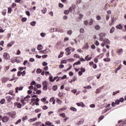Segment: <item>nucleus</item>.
I'll use <instances>...</instances> for the list:
<instances>
[{"instance_id": "1", "label": "nucleus", "mask_w": 126, "mask_h": 126, "mask_svg": "<svg viewBox=\"0 0 126 126\" xmlns=\"http://www.w3.org/2000/svg\"><path fill=\"white\" fill-rule=\"evenodd\" d=\"M104 88H105V86H102L101 87L97 89L95 91L96 94H99V93H100V92H101V91L103 90Z\"/></svg>"}, {"instance_id": "2", "label": "nucleus", "mask_w": 126, "mask_h": 126, "mask_svg": "<svg viewBox=\"0 0 126 126\" xmlns=\"http://www.w3.org/2000/svg\"><path fill=\"white\" fill-rule=\"evenodd\" d=\"M9 121V118L7 116H4L2 118L3 123H7Z\"/></svg>"}, {"instance_id": "3", "label": "nucleus", "mask_w": 126, "mask_h": 126, "mask_svg": "<svg viewBox=\"0 0 126 126\" xmlns=\"http://www.w3.org/2000/svg\"><path fill=\"white\" fill-rule=\"evenodd\" d=\"M3 56L5 60H7L10 59V57H9V54H7V53H4Z\"/></svg>"}, {"instance_id": "4", "label": "nucleus", "mask_w": 126, "mask_h": 126, "mask_svg": "<svg viewBox=\"0 0 126 126\" xmlns=\"http://www.w3.org/2000/svg\"><path fill=\"white\" fill-rule=\"evenodd\" d=\"M76 105H78V107H82L83 108L86 107L83 102H78L76 103Z\"/></svg>"}, {"instance_id": "5", "label": "nucleus", "mask_w": 126, "mask_h": 126, "mask_svg": "<svg viewBox=\"0 0 126 126\" xmlns=\"http://www.w3.org/2000/svg\"><path fill=\"white\" fill-rule=\"evenodd\" d=\"M23 86H22V87H17L15 89V90H16V92L15 93H18V90L19 91H21V90H23Z\"/></svg>"}, {"instance_id": "6", "label": "nucleus", "mask_w": 126, "mask_h": 126, "mask_svg": "<svg viewBox=\"0 0 126 126\" xmlns=\"http://www.w3.org/2000/svg\"><path fill=\"white\" fill-rule=\"evenodd\" d=\"M71 50V47H68L65 49V51L67 53V54H66V56H68L69 55H70V54H71V52H70Z\"/></svg>"}, {"instance_id": "7", "label": "nucleus", "mask_w": 126, "mask_h": 126, "mask_svg": "<svg viewBox=\"0 0 126 126\" xmlns=\"http://www.w3.org/2000/svg\"><path fill=\"white\" fill-rule=\"evenodd\" d=\"M84 124V120H82V121H80L78 122H77V123H76V126H80V125H82Z\"/></svg>"}, {"instance_id": "8", "label": "nucleus", "mask_w": 126, "mask_h": 126, "mask_svg": "<svg viewBox=\"0 0 126 126\" xmlns=\"http://www.w3.org/2000/svg\"><path fill=\"white\" fill-rule=\"evenodd\" d=\"M15 105H16V106H17V108H18L19 109H21V107H22V104H21V103H20L16 102L15 103Z\"/></svg>"}, {"instance_id": "9", "label": "nucleus", "mask_w": 126, "mask_h": 126, "mask_svg": "<svg viewBox=\"0 0 126 126\" xmlns=\"http://www.w3.org/2000/svg\"><path fill=\"white\" fill-rule=\"evenodd\" d=\"M123 49H120L117 51V54H118V55H122V54H123Z\"/></svg>"}, {"instance_id": "10", "label": "nucleus", "mask_w": 126, "mask_h": 126, "mask_svg": "<svg viewBox=\"0 0 126 126\" xmlns=\"http://www.w3.org/2000/svg\"><path fill=\"white\" fill-rule=\"evenodd\" d=\"M103 42H104L105 45H107V44H110V40L107 38L104 40Z\"/></svg>"}, {"instance_id": "11", "label": "nucleus", "mask_w": 126, "mask_h": 126, "mask_svg": "<svg viewBox=\"0 0 126 126\" xmlns=\"http://www.w3.org/2000/svg\"><path fill=\"white\" fill-rule=\"evenodd\" d=\"M37 50H38V51H41V50H43V46L42 45V44L38 45Z\"/></svg>"}, {"instance_id": "12", "label": "nucleus", "mask_w": 126, "mask_h": 126, "mask_svg": "<svg viewBox=\"0 0 126 126\" xmlns=\"http://www.w3.org/2000/svg\"><path fill=\"white\" fill-rule=\"evenodd\" d=\"M6 99L7 102H10L12 100V97L10 96H6Z\"/></svg>"}, {"instance_id": "13", "label": "nucleus", "mask_w": 126, "mask_h": 126, "mask_svg": "<svg viewBox=\"0 0 126 126\" xmlns=\"http://www.w3.org/2000/svg\"><path fill=\"white\" fill-rule=\"evenodd\" d=\"M81 63V62H80V61H78L77 62H76L73 64V67H74L75 65H78V64H80Z\"/></svg>"}, {"instance_id": "14", "label": "nucleus", "mask_w": 126, "mask_h": 126, "mask_svg": "<svg viewBox=\"0 0 126 126\" xmlns=\"http://www.w3.org/2000/svg\"><path fill=\"white\" fill-rule=\"evenodd\" d=\"M40 54H48V52H47V49L44 50L40 51L39 52Z\"/></svg>"}, {"instance_id": "15", "label": "nucleus", "mask_w": 126, "mask_h": 126, "mask_svg": "<svg viewBox=\"0 0 126 126\" xmlns=\"http://www.w3.org/2000/svg\"><path fill=\"white\" fill-rule=\"evenodd\" d=\"M70 110H71V111H73V112H76V111H77V109L74 107H70Z\"/></svg>"}, {"instance_id": "16", "label": "nucleus", "mask_w": 126, "mask_h": 126, "mask_svg": "<svg viewBox=\"0 0 126 126\" xmlns=\"http://www.w3.org/2000/svg\"><path fill=\"white\" fill-rule=\"evenodd\" d=\"M99 36H100V37H105V36H106V33L101 32L99 34Z\"/></svg>"}, {"instance_id": "17", "label": "nucleus", "mask_w": 126, "mask_h": 126, "mask_svg": "<svg viewBox=\"0 0 126 126\" xmlns=\"http://www.w3.org/2000/svg\"><path fill=\"white\" fill-rule=\"evenodd\" d=\"M37 23V22L36 21H32L31 23V25L32 26H35V25H36V24Z\"/></svg>"}, {"instance_id": "18", "label": "nucleus", "mask_w": 126, "mask_h": 126, "mask_svg": "<svg viewBox=\"0 0 126 126\" xmlns=\"http://www.w3.org/2000/svg\"><path fill=\"white\" fill-rule=\"evenodd\" d=\"M0 104H1V105H3V104L5 103V99H4V98L1 99V100L0 101Z\"/></svg>"}, {"instance_id": "19", "label": "nucleus", "mask_w": 126, "mask_h": 126, "mask_svg": "<svg viewBox=\"0 0 126 126\" xmlns=\"http://www.w3.org/2000/svg\"><path fill=\"white\" fill-rule=\"evenodd\" d=\"M94 29H95V30H100L101 27H100L99 25H96L94 27Z\"/></svg>"}, {"instance_id": "20", "label": "nucleus", "mask_w": 126, "mask_h": 126, "mask_svg": "<svg viewBox=\"0 0 126 126\" xmlns=\"http://www.w3.org/2000/svg\"><path fill=\"white\" fill-rule=\"evenodd\" d=\"M114 32H115V27H112L110 30V33L112 34L114 33Z\"/></svg>"}, {"instance_id": "21", "label": "nucleus", "mask_w": 126, "mask_h": 126, "mask_svg": "<svg viewBox=\"0 0 126 126\" xmlns=\"http://www.w3.org/2000/svg\"><path fill=\"white\" fill-rule=\"evenodd\" d=\"M12 93H13V91L12 90H11L8 93H6V94H10L11 95H12L14 96H15V94Z\"/></svg>"}, {"instance_id": "22", "label": "nucleus", "mask_w": 126, "mask_h": 126, "mask_svg": "<svg viewBox=\"0 0 126 126\" xmlns=\"http://www.w3.org/2000/svg\"><path fill=\"white\" fill-rule=\"evenodd\" d=\"M36 73H41V72H42V69H40V68H37L36 69Z\"/></svg>"}, {"instance_id": "23", "label": "nucleus", "mask_w": 126, "mask_h": 126, "mask_svg": "<svg viewBox=\"0 0 126 126\" xmlns=\"http://www.w3.org/2000/svg\"><path fill=\"white\" fill-rule=\"evenodd\" d=\"M43 86V90H44V91L48 90V85H45Z\"/></svg>"}, {"instance_id": "24", "label": "nucleus", "mask_w": 126, "mask_h": 126, "mask_svg": "<svg viewBox=\"0 0 126 126\" xmlns=\"http://www.w3.org/2000/svg\"><path fill=\"white\" fill-rule=\"evenodd\" d=\"M111 110V108H107L106 109H104L102 111V114H104V113H106V112H108V111H110Z\"/></svg>"}, {"instance_id": "25", "label": "nucleus", "mask_w": 126, "mask_h": 126, "mask_svg": "<svg viewBox=\"0 0 126 126\" xmlns=\"http://www.w3.org/2000/svg\"><path fill=\"white\" fill-rule=\"evenodd\" d=\"M53 90H54V91H57L58 90V86L55 85L53 87Z\"/></svg>"}, {"instance_id": "26", "label": "nucleus", "mask_w": 126, "mask_h": 126, "mask_svg": "<svg viewBox=\"0 0 126 126\" xmlns=\"http://www.w3.org/2000/svg\"><path fill=\"white\" fill-rule=\"evenodd\" d=\"M46 126H50L51 125H52V123L50 122V121H47L45 123Z\"/></svg>"}, {"instance_id": "27", "label": "nucleus", "mask_w": 126, "mask_h": 126, "mask_svg": "<svg viewBox=\"0 0 126 126\" xmlns=\"http://www.w3.org/2000/svg\"><path fill=\"white\" fill-rule=\"evenodd\" d=\"M84 48L85 49H89V45L88 44V43H87L85 44V46H84Z\"/></svg>"}, {"instance_id": "28", "label": "nucleus", "mask_w": 126, "mask_h": 126, "mask_svg": "<svg viewBox=\"0 0 126 126\" xmlns=\"http://www.w3.org/2000/svg\"><path fill=\"white\" fill-rule=\"evenodd\" d=\"M41 93H42V91H41V90H38L36 91V94H41Z\"/></svg>"}, {"instance_id": "29", "label": "nucleus", "mask_w": 126, "mask_h": 126, "mask_svg": "<svg viewBox=\"0 0 126 126\" xmlns=\"http://www.w3.org/2000/svg\"><path fill=\"white\" fill-rule=\"evenodd\" d=\"M116 28L117 29H123V26H122L121 25H119L116 26Z\"/></svg>"}, {"instance_id": "30", "label": "nucleus", "mask_w": 126, "mask_h": 126, "mask_svg": "<svg viewBox=\"0 0 126 126\" xmlns=\"http://www.w3.org/2000/svg\"><path fill=\"white\" fill-rule=\"evenodd\" d=\"M60 117H62V118H65V117H66L65 116V113L60 114Z\"/></svg>"}, {"instance_id": "31", "label": "nucleus", "mask_w": 126, "mask_h": 126, "mask_svg": "<svg viewBox=\"0 0 126 126\" xmlns=\"http://www.w3.org/2000/svg\"><path fill=\"white\" fill-rule=\"evenodd\" d=\"M49 79L50 81H51V82H54V80H53V76L51 75L49 77Z\"/></svg>"}, {"instance_id": "32", "label": "nucleus", "mask_w": 126, "mask_h": 126, "mask_svg": "<svg viewBox=\"0 0 126 126\" xmlns=\"http://www.w3.org/2000/svg\"><path fill=\"white\" fill-rule=\"evenodd\" d=\"M22 120H23V122H24V121H25L26 120H28V116H26L25 117H23V118H22Z\"/></svg>"}, {"instance_id": "33", "label": "nucleus", "mask_w": 126, "mask_h": 126, "mask_svg": "<svg viewBox=\"0 0 126 126\" xmlns=\"http://www.w3.org/2000/svg\"><path fill=\"white\" fill-rule=\"evenodd\" d=\"M12 12V9L10 7H8V12L9 13H11Z\"/></svg>"}, {"instance_id": "34", "label": "nucleus", "mask_w": 126, "mask_h": 126, "mask_svg": "<svg viewBox=\"0 0 126 126\" xmlns=\"http://www.w3.org/2000/svg\"><path fill=\"white\" fill-rule=\"evenodd\" d=\"M76 6H75V4H72V6L71 7V8L73 9V10H75Z\"/></svg>"}, {"instance_id": "35", "label": "nucleus", "mask_w": 126, "mask_h": 126, "mask_svg": "<svg viewBox=\"0 0 126 126\" xmlns=\"http://www.w3.org/2000/svg\"><path fill=\"white\" fill-rule=\"evenodd\" d=\"M74 58H76V59H80V56L79 55H77V54H75L74 55Z\"/></svg>"}, {"instance_id": "36", "label": "nucleus", "mask_w": 126, "mask_h": 126, "mask_svg": "<svg viewBox=\"0 0 126 126\" xmlns=\"http://www.w3.org/2000/svg\"><path fill=\"white\" fill-rule=\"evenodd\" d=\"M69 13V11L68 10H65L64 11V14L67 15Z\"/></svg>"}, {"instance_id": "37", "label": "nucleus", "mask_w": 126, "mask_h": 126, "mask_svg": "<svg viewBox=\"0 0 126 126\" xmlns=\"http://www.w3.org/2000/svg\"><path fill=\"white\" fill-rule=\"evenodd\" d=\"M42 65L43 66H47V65H48V63H47L46 62H44L42 63Z\"/></svg>"}, {"instance_id": "38", "label": "nucleus", "mask_w": 126, "mask_h": 126, "mask_svg": "<svg viewBox=\"0 0 126 126\" xmlns=\"http://www.w3.org/2000/svg\"><path fill=\"white\" fill-rule=\"evenodd\" d=\"M61 63H67V61L66 60H62Z\"/></svg>"}, {"instance_id": "39", "label": "nucleus", "mask_w": 126, "mask_h": 126, "mask_svg": "<svg viewBox=\"0 0 126 126\" xmlns=\"http://www.w3.org/2000/svg\"><path fill=\"white\" fill-rule=\"evenodd\" d=\"M26 20H27V18H25V17H23L22 18V21L23 22H25L26 21Z\"/></svg>"}, {"instance_id": "40", "label": "nucleus", "mask_w": 126, "mask_h": 126, "mask_svg": "<svg viewBox=\"0 0 126 126\" xmlns=\"http://www.w3.org/2000/svg\"><path fill=\"white\" fill-rule=\"evenodd\" d=\"M93 68H94V69H96V68H97V64L96 63H94L93 65Z\"/></svg>"}, {"instance_id": "41", "label": "nucleus", "mask_w": 126, "mask_h": 126, "mask_svg": "<svg viewBox=\"0 0 126 126\" xmlns=\"http://www.w3.org/2000/svg\"><path fill=\"white\" fill-rule=\"evenodd\" d=\"M2 15H6V10H3V11L2 12Z\"/></svg>"}, {"instance_id": "42", "label": "nucleus", "mask_w": 126, "mask_h": 126, "mask_svg": "<svg viewBox=\"0 0 126 126\" xmlns=\"http://www.w3.org/2000/svg\"><path fill=\"white\" fill-rule=\"evenodd\" d=\"M120 102H121V103H124V101H125V99H124V97H121L120 98L119 100Z\"/></svg>"}, {"instance_id": "43", "label": "nucleus", "mask_w": 126, "mask_h": 126, "mask_svg": "<svg viewBox=\"0 0 126 126\" xmlns=\"http://www.w3.org/2000/svg\"><path fill=\"white\" fill-rule=\"evenodd\" d=\"M92 24H93V19H91L89 23V25H92Z\"/></svg>"}, {"instance_id": "44", "label": "nucleus", "mask_w": 126, "mask_h": 126, "mask_svg": "<svg viewBox=\"0 0 126 126\" xmlns=\"http://www.w3.org/2000/svg\"><path fill=\"white\" fill-rule=\"evenodd\" d=\"M21 74H22V72H21V71H19L18 72L17 75L18 76H21Z\"/></svg>"}, {"instance_id": "45", "label": "nucleus", "mask_w": 126, "mask_h": 126, "mask_svg": "<svg viewBox=\"0 0 126 126\" xmlns=\"http://www.w3.org/2000/svg\"><path fill=\"white\" fill-rule=\"evenodd\" d=\"M115 104L116 105H120V100L117 99L115 101Z\"/></svg>"}, {"instance_id": "46", "label": "nucleus", "mask_w": 126, "mask_h": 126, "mask_svg": "<svg viewBox=\"0 0 126 126\" xmlns=\"http://www.w3.org/2000/svg\"><path fill=\"white\" fill-rule=\"evenodd\" d=\"M68 62H74V59L73 58H70L67 60Z\"/></svg>"}, {"instance_id": "47", "label": "nucleus", "mask_w": 126, "mask_h": 126, "mask_svg": "<svg viewBox=\"0 0 126 126\" xmlns=\"http://www.w3.org/2000/svg\"><path fill=\"white\" fill-rule=\"evenodd\" d=\"M7 46L8 47V48H10V47H12V44H11V42L8 43Z\"/></svg>"}, {"instance_id": "48", "label": "nucleus", "mask_w": 126, "mask_h": 126, "mask_svg": "<svg viewBox=\"0 0 126 126\" xmlns=\"http://www.w3.org/2000/svg\"><path fill=\"white\" fill-rule=\"evenodd\" d=\"M40 36L44 37H45V36H46V33H45L44 32H41L40 33Z\"/></svg>"}, {"instance_id": "49", "label": "nucleus", "mask_w": 126, "mask_h": 126, "mask_svg": "<svg viewBox=\"0 0 126 126\" xmlns=\"http://www.w3.org/2000/svg\"><path fill=\"white\" fill-rule=\"evenodd\" d=\"M43 110H48V106L44 105L42 107Z\"/></svg>"}, {"instance_id": "50", "label": "nucleus", "mask_w": 126, "mask_h": 126, "mask_svg": "<svg viewBox=\"0 0 126 126\" xmlns=\"http://www.w3.org/2000/svg\"><path fill=\"white\" fill-rule=\"evenodd\" d=\"M26 13L27 15H28V16H30V15H31V14H30V12L29 11H27L26 12Z\"/></svg>"}, {"instance_id": "51", "label": "nucleus", "mask_w": 126, "mask_h": 126, "mask_svg": "<svg viewBox=\"0 0 126 126\" xmlns=\"http://www.w3.org/2000/svg\"><path fill=\"white\" fill-rule=\"evenodd\" d=\"M21 123V119H19L17 122H16V125H18V124H20Z\"/></svg>"}, {"instance_id": "52", "label": "nucleus", "mask_w": 126, "mask_h": 126, "mask_svg": "<svg viewBox=\"0 0 126 126\" xmlns=\"http://www.w3.org/2000/svg\"><path fill=\"white\" fill-rule=\"evenodd\" d=\"M64 110H66V107H63L60 109L59 110V111L60 112V111H64Z\"/></svg>"}, {"instance_id": "53", "label": "nucleus", "mask_w": 126, "mask_h": 126, "mask_svg": "<svg viewBox=\"0 0 126 126\" xmlns=\"http://www.w3.org/2000/svg\"><path fill=\"white\" fill-rule=\"evenodd\" d=\"M80 32L82 33H84V29L83 28L81 29L80 30Z\"/></svg>"}, {"instance_id": "54", "label": "nucleus", "mask_w": 126, "mask_h": 126, "mask_svg": "<svg viewBox=\"0 0 126 126\" xmlns=\"http://www.w3.org/2000/svg\"><path fill=\"white\" fill-rule=\"evenodd\" d=\"M81 72H85V68H83L82 67H81Z\"/></svg>"}, {"instance_id": "55", "label": "nucleus", "mask_w": 126, "mask_h": 126, "mask_svg": "<svg viewBox=\"0 0 126 126\" xmlns=\"http://www.w3.org/2000/svg\"><path fill=\"white\" fill-rule=\"evenodd\" d=\"M69 76H73V72L72 71H70L69 72Z\"/></svg>"}, {"instance_id": "56", "label": "nucleus", "mask_w": 126, "mask_h": 126, "mask_svg": "<svg viewBox=\"0 0 126 126\" xmlns=\"http://www.w3.org/2000/svg\"><path fill=\"white\" fill-rule=\"evenodd\" d=\"M32 122H35V121H37V118H34L30 119Z\"/></svg>"}, {"instance_id": "57", "label": "nucleus", "mask_w": 126, "mask_h": 126, "mask_svg": "<svg viewBox=\"0 0 126 126\" xmlns=\"http://www.w3.org/2000/svg\"><path fill=\"white\" fill-rule=\"evenodd\" d=\"M35 113H39V112H41V109H37L34 110Z\"/></svg>"}, {"instance_id": "58", "label": "nucleus", "mask_w": 126, "mask_h": 126, "mask_svg": "<svg viewBox=\"0 0 126 126\" xmlns=\"http://www.w3.org/2000/svg\"><path fill=\"white\" fill-rule=\"evenodd\" d=\"M30 62H31V63H33V62H35V59H34V58H30Z\"/></svg>"}, {"instance_id": "59", "label": "nucleus", "mask_w": 126, "mask_h": 126, "mask_svg": "<svg viewBox=\"0 0 126 126\" xmlns=\"http://www.w3.org/2000/svg\"><path fill=\"white\" fill-rule=\"evenodd\" d=\"M40 100L42 102H46V97H43L41 98Z\"/></svg>"}, {"instance_id": "60", "label": "nucleus", "mask_w": 126, "mask_h": 126, "mask_svg": "<svg viewBox=\"0 0 126 126\" xmlns=\"http://www.w3.org/2000/svg\"><path fill=\"white\" fill-rule=\"evenodd\" d=\"M59 7H61V8H62L63 7V5L62 3H59Z\"/></svg>"}, {"instance_id": "61", "label": "nucleus", "mask_w": 126, "mask_h": 126, "mask_svg": "<svg viewBox=\"0 0 126 126\" xmlns=\"http://www.w3.org/2000/svg\"><path fill=\"white\" fill-rule=\"evenodd\" d=\"M103 119H104V116H101L99 118L98 120L99 121H102V120H103Z\"/></svg>"}, {"instance_id": "62", "label": "nucleus", "mask_w": 126, "mask_h": 126, "mask_svg": "<svg viewBox=\"0 0 126 126\" xmlns=\"http://www.w3.org/2000/svg\"><path fill=\"white\" fill-rule=\"evenodd\" d=\"M47 81H44L42 83V85L44 86V85H47Z\"/></svg>"}, {"instance_id": "63", "label": "nucleus", "mask_w": 126, "mask_h": 126, "mask_svg": "<svg viewBox=\"0 0 126 126\" xmlns=\"http://www.w3.org/2000/svg\"><path fill=\"white\" fill-rule=\"evenodd\" d=\"M37 88H41L42 87V85L41 84H37L36 85Z\"/></svg>"}, {"instance_id": "64", "label": "nucleus", "mask_w": 126, "mask_h": 126, "mask_svg": "<svg viewBox=\"0 0 126 126\" xmlns=\"http://www.w3.org/2000/svg\"><path fill=\"white\" fill-rule=\"evenodd\" d=\"M96 19H97V20H101V16H99V15L97 16Z\"/></svg>"}]
</instances>
